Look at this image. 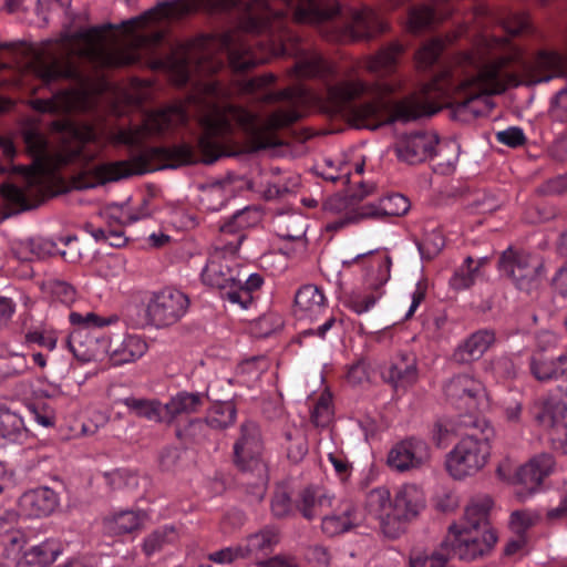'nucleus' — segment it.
<instances>
[{
    "instance_id": "1",
    "label": "nucleus",
    "mask_w": 567,
    "mask_h": 567,
    "mask_svg": "<svg viewBox=\"0 0 567 567\" xmlns=\"http://www.w3.org/2000/svg\"><path fill=\"white\" fill-rule=\"evenodd\" d=\"M208 0L164 1L143 14L123 21L120 25L72 29L65 27L54 45L48 49V59L37 64V73L44 84L59 80L84 83L89 68H120L136 63L142 50H151L163 40L157 30L137 32L163 18H179L206 7Z\"/></svg>"
},
{
    "instance_id": "2",
    "label": "nucleus",
    "mask_w": 567,
    "mask_h": 567,
    "mask_svg": "<svg viewBox=\"0 0 567 567\" xmlns=\"http://www.w3.org/2000/svg\"><path fill=\"white\" fill-rule=\"evenodd\" d=\"M462 63L472 66L473 72L458 81L449 71L442 72L420 93L421 103L437 107L436 112L442 104H446L452 109L453 117L462 122L488 115L495 106L491 95L501 94L508 86L522 83L534 85L557 76H567L566 59L547 50L537 53L524 81L504 70L506 59L483 65V59L470 52L464 54Z\"/></svg>"
},
{
    "instance_id": "3",
    "label": "nucleus",
    "mask_w": 567,
    "mask_h": 567,
    "mask_svg": "<svg viewBox=\"0 0 567 567\" xmlns=\"http://www.w3.org/2000/svg\"><path fill=\"white\" fill-rule=\"evenodd\" d=\"M368 92V85L359 79H341L328 83L322 97L323 112L340 116L355 128L377 130L395 121L410 122L436 113L437 107L421 103L420 95H412L394 104L391 113L381 99L361 104L352 102Z\"/></svg>"
},
{
    "instance_id": "4",
    "label": "nucleus",
    "mask_w": 567,
    "mask_h": 567,
    "mask_svg": "<svg viewBox=\"0 0 567 567\" xmlns=\"http://www.w3.org/2000/svg\"><path fill=\"white\" fill-rule=\"evenodd\" d=\"M236 125L246 131H252L249 140L251 152L280 145L275 134L260 130L254 131V114L237 106H229L224 112L215 111L203 118V134L198 140L203 163L212 164L223 156L236 154L233 151V133Z\"/></svg>"
},
{
    "instance_id": "5",
    "label": "nucleus",
    "mask_w": 567,
    "mask_h": 567,
    "mask_svg": "<svg viewBox=\"0 0 567 567\" xmlns=\"http://www.w3.org/2000/svg\"><path fill=\"white\" fill-rule=\"evenodd\" d=\"M197 161L194 150L185 143L169 147H147L131 159L104 163L92 167L80 177L76 187L80 189L92 188L135 174L176 168Z\"/></svg>"
},
{
    "instance_id": "6",
    "label": "nucleus",
    "mask_w": 567,
    "mask_h": 567,
    "mask_svg": "<svg viewBox=\"0 0 567 567\" xmlns=\"http://www.w3.org/2000/svg\"><path fill=\"white\" fill-rule=\"evenodd\" d=\"M460 425H464L463 436L446 460L449 473L457 480L472 476L486 465L494 436V430L480 415L461 416Z\"/></svg>"
},
{
    "instance_id": "7",
    "label": "nucleus",
    "mask_w": 567,
    "mask_h": 567,
    "mask_svg": "<svg viewBox=\"0 0 567 567\" xmlns=\"http://www.w3.org/2000/svg\"><path fill=\"white\" fill-rule=\"evenodd\" d=\"M205 44L202 41L198 45H181L172 50L165 58L154 60L151 66L171 72L178 85L187 83L193 72L199 74L215 73L221 68L223 62L210 58L203 48Z\"/></svg>"
},
{
    "instance_id": "8",
    "label": "nucleus",
    "mask_w": 567,
    "mask_h": 567,
    "mask_svg": "<svg viewBox=\"0 0 567 567\" xmlns=\"http://www.w3.org/2000/svg\"><path fill=\"white\" fill-rule=\"evenodd\" d=\"M234 463L241 473L250 475L256 484L265 485L268 481L264 442L255 422L247 421L240 425L239 437L234 444Z\"/></svg>"
},
{
    "instance_id": "9",
    "label": "nucleus",
    "mask_w": 567,
    "mask_h": 567,
    "mask_svg": "<svg viewBox=\"0 0 567 567\" xmlns=\"http://www.w3.org/2000/svg\"><path fill=\"white\" fill-rule=\"evenodd\" d=\"M244 239L245 235L237 236L236 240L217 238L214 251L202 274L204 284L217 289H234L235 282L240 281V269L234 266H237L236 254Z\"/></svg>"
},
{
    "instance_id": "10",
    "label": "nucleus",
    "mask_w": 567,
    "mask_h": 567,
    "mask_svg": "<svg viewBox=\"0 0 567 567\" xmlns=\"http://www.w3.org/2000/svg\"><path fill=\"white\" fill-rule=\"evenodd\" d=\"M324 296L315 285L302 286L295 296L293 316L297 320L310 322L317 326L316 329L303 330L300 336H318L323 338L327 331L334 324L336 318L328 315V307Z\"/></svg>"
},
{
    "instance_id": "11",
    "label": "nucleus",
    "mask_w": 567,
    "mask_h": 567,
    "mask_svg": "<svg viewBox=\"0 0 567 567\" xmlns=\"http://www.w3.org/2000/svg\"><path fill=\"white\" fill-rule=\"evenodd\" d=\"M425 506L422 489L414 484L403 485L395 494L392 513L380 516L382 533L389 538L399 537L405 524L414 519Z\"/></svg>"
},
{
    "instance_id": "12",
    "label": "nucleus",
    "mask_w": 567,
    "mask_h": 567,
    "mask_svg": "<svg viewBox=\"0 0 567 567\" xmlns=\"http://www.w3.org/2000/svg\"><path fill=\"white\" fill-rule=\"evenodd\" d=\"M499 268L518 289L530 292L540 285L544 262L528 252L508 248L499 258Z\"/></svg>"
},
{
    "instance_id": "13",
    "label": "nucleus",
    "mask_w": 567,
    "mask_h": 567,
    "mask_svg": "<svg viewBox=\"0 0 567 567\" xmlns=\"http://www.w3.org/2000/svg\"><path fill=\"white\" fill-rule=\"evenodd\" d=\"M496 540L497 537L493 530L477 533L467 527L457 529L455 525H452L449 528L447 539L442 543L441 547L449 549L453 557L473 560L488 553Z\"/></svg>"
},
{
    "instance_id": "14",
    "label": "nucleus",
    "mask_w": 567,
    "mask_h": 567,
    "mask_svg": "<svg viewBox=\"0 0 567 567\" xmlns=\"http://www.w3.org/2000/svg\"><path fill=\"white\" fill-rule=\"evenodd\" d=\"M188 297L179 290L165 288L153 295L146 307L147 321L157 328L168 327L186 313Z\"/></svg>"
},
{
    "instance_id": "15",
    "label": "nucleus",
    "mask_w": 567,
    "mask_h": 567,
    "mask_svg": "<svg viewBox=\"0 0 567 567\" xmlns=\"http://www.w3.org/2000/svg\"><path fill=\"white\" fill-rule=\"evenodd\" d=\"M282 50L285 54L295 56L296 61L291 70L298 79H322L332 73V65L322 54L298 37H289Z\"/></svg>"
},
{
    "instance_id": "16",
    "label": "nucleus",
    "mask_w": 567,
    "mask_h": 567,
    "mask_svg": "<svg viewBox=\"0 0 567 567\" xmlns=\"http://www.w3.org/2000/svg\"><path fill=\"white\" fill-rule=\"evenodd\" d=\"M186 113L179 105H172L146 116L143 125L135 130L122 131L120 140L128 145H140L146 135L161 134L166 130L183 124Z\"/></svg>"
},
{
    "instance_id": "17",
    "label": "nucleus",
    "mask_w": 567,
    "mask_h": 567,
    "mask_svg": "<svg viewBox=\"0 0 567 567\" xmlns=\"http://www.w3.org/2000/svg\"><path fill=\"white\" fill-rule=\"evenodd\" d=\"M431 450L427 443L417 437H406L392 446L386 463L395 472L419 470L430 463Z\"/></svg>"
},
{
    "instance_id": "18",
    "label": "nucleus",
    "mask_w": 567,
    "mask_h": 567,
    "mask_svg": "<svg viewBox=\"0 0 567 567\" xmlns=\"http://www.w3.org/2000/svg\"><path fill=\"white\" fill-rule=\"evenodd\" d=\"M444 391L452 404L468 411L466 415H477L476 411L486 398L483 383L468 374L453 377L446 383Z\"/></svg>"
},
{
    "instance_id": "19",
    "label": "nucleus",
    "mask_w": 567,
    "mask_h": 567,
    "mask_svg": "<svg viewBox=\"0 0 567 567\" xmlns=\"http://www.w3.org/2000/svg\"><path fill=\"white\" fill-rule=\"evenodd\" d=\"M439 137L432 132H414L398 137L394 152L401 162L410 165L423 163L439 154Z\"/></svg>"
},
{
    "instance_id": "20",
    "label": "nucleus",
    "mask_w": 567,
    "mask_h": 567,
    "mask_svg": "<svg viewBox=\"0 0 567 567\" xmlns=\"http://www.w3.org/2000/svg\"><path fill=\"white\" fill-rule=\"evenodd\" d=\"M310 97V93L302 86H290L276 93L275 100L289 101L290 106L272 112L267 118V127L279 130L299 121L302 116L300 107L306 105Z\"/></svg>"
},
{
    "instance_id": "21",
    "label": "nucleus",
    "mask_w": 567,
    "mask_h": 567,
    "mask_svg": "<svg viewBox=\"0 0 567 567\" xmlns=\"http://www.w3.org/2000/svg\"><path fill=\"white\" fill-rule=\"evenodd\" d=\"M216 45L227 53L229 66L235 72H246L261 63V60L252 55L238 31L221 33L216 39Z\"/></svg>"
},
{
    "instance_id": "22",
    "label": "nucleus",
    "mask_w": 567,
    "mask_h": 567,
    "mask_svg": "<svg viewBox=\"0 0 567 567\" xmlns=\"http://www.w3.org/2000/svg\"><path fill=\"white\" fill-rule=\"evenodd\" d=\"M381 375L395 391H405L419 379L417 360L412 353H400L383 367Z\"/></svg>"
},
{
    "instance_id": "23",
    "label": "nucleus",
    "mask_w": 567,
    "mask_h": 567,
    "mask_svg": "<svg viewBox=\"0 0 567 567\" xmlns=\"http://www.w3.org/2000/svg\"><path fill=\"white\" fill-rule=\"evenodd\" d=\"M554 467L555 460L553 455L539 454L516 471L513 483L522 486L526 494H532L538 489L544 478L554 471Z\"/></svg>"
},
{
    "instance_id": "24",
    "label": "nucleus",
    "mask_w": 567,
    "mask_h": 567,
    "mask_svg": "<svg viewBox=\"0 0 567 567\" xmlns=\"http://www.w3.org/2000/svg\"><path fill=\"white\" fill-rule=\"evenodd\" d=\"M287 8L298 23H321L334 18L340 9L323 0H287Z\"/></svg>"
},
{
    "instance_id": "25",
    "label": "nucleus",
    "mask_w": 567,
    "mask_h": 567,
    "mask_svg": "<svg viewBox=\"0 0 567 567\" xmlns=\"http://www.w3.org/2000/svg\"><path fill=\"white\" fill-rule=\"evenodd\" d=\"M59 505V494L43 486L22 494L19 501L21 511L29 517H44L55 511Z\"/></svg>"
},
{
    "instance_id": "26",
    "label": "nucleus",
    "mask_w": 567,
    "mask_h": 567,
    "mask_svg": "<svg viewBox=\"0 0 567 567\" xmlns=\"http://www.w3.org/2000/svg\"><path fill=\"white\" fill-rule=\"evenodd\" d=\"M495 342V332L489 329L472 333L453 353V359L461 364L478 360Z\"/></svg>"
},
{
    "instance_id": "27",
    "label": "nucleus",
    "mask_w": 567,
    "mask_h": 567,
    "mask_svg": "<svg viewBox=\"0 0 567 567\" xmlns=\"http://www.w3.org/2000/svg\"><path fill=\"white\" fill-rule=\"evenodd\" d=\"M81 101V93L76 89H64L50 99H35L31 101L33 110L40 113L66 114L76 109Z\"/></svg>"
},
{
    "instance_id": "28",
    "label": "nucleus",
    "mask_w": 567,
    "mask_h": 567,
    "mask_svg": "<svg viewBox=\"0 0 567 567\" xmlns=\"http://www.w3.org/2000/svg\"><path fill=\"white\" fill-rule=\"evenodd\" d=\"M204 404V398L199 393L178 392L163 405L164 423L172 424L179 416L197 413Z\"/></svg>"
},
{
    "instance_id": "29",
    "label": "nucleus",
    "mask_w": 567,
    "mask_h": 567,
    "mask_svg": "<svg viewBox=\"0 0 567 567\" xmlns=\"http://www.w3.org/2000/svg\"><path fill=\"white\" fill-rule=\"evenodd\" d=\"M331 507V499L312 486L300 491L296 499V511L307 520L323 516Z\"/></svg>"
},
{
    "instance_id": "30",
    "label": "nucleus",
    "mask_w": 567,
    "mask_h": 567,
    "mask_svg": "<svg viewBox=\"0 0 567 567\" xmlns=\"http://www.w3.org/2000/svg\"><path fill=\"white\" fill-rule=\"evenodd\" d=\"M532 412L539 426L555 430L564 420L567 405L555 398L540 399L534 403Z\"/></svg>"
},
{
    "instance_id": "31",
    "label": "nucleus",
    "mask_w": 567,
    "mask_h": 567,
    "mask_svg": "<svg viewBox=\"0 0 567 567\" xmlns=\"http://www.w3.org/2000/svg\"><path fill=\"white\" fill-rule=\"evenodd\" d=\"M410 209L409 199L401 194H392L383 197L378 204L362 206L361 215L368 218L399 217Z\"/></svg>"
},
{
    "instance_id": "32",
    "label": "nucleus",
    "mask_w": 567,
    "mask_h": 567,
    "mask_svg": "<svg viewBox=\"0 0 567 567\" xmlns=\"http://www.w3.org/2000/svg\"><path fill=\"white\" fill-rule=\"evenodd\" d=\"M259 13H250L240 23V29L248 33H261L274 28V23L287 14L281 9H275L270 3L259 0Z\"/></svg>"
},
{
    "instance_id": "33",
    "label": "nucleus",
    "mask_w": 567,
    "mask_h": 567,
    "mask_svg": "<svg viewBox=\"0 0 567 567\" xmlns=\"http://www.w3.org/2000/svg\"><path fill=\"white\" fill-rule=\"evenodd\" d=\"M144 516L140 512L122 511L103 519L104 529L110 535H124L142 527Z\"/></svg>"
},
{
    "instance_id": "34",
    "label": "nucleus",
    "mask_w": 567,
    "mask_h": 567,
    "mask_svg": "<svg viewBox=\"0 0 567 567\" xmlns=\"http://www.w3.org/2000/svg\"><path fill=\"white\" fill-rule=\"evenodd\" d=\"M360 524L359 513L352 505H348L339 515L322 516V532L328 536H337L350 530Z\"/></svg>"
},
{
    "instance_id": "35",
    "label": "nucleus",
    "mask_w": 567,
    "mask_h": 567,
    "mask_svg": "<svg viewBox=\"0 0 567 567\" xmlns=\"http://www.w3.org/2000/svg\"><path fill=\"white\" fill-rule=\"evenodd\" d=\"M146 349V343L137 336H127L121 343L110 344L111 357L116 364L135 361Z\"/></svg>"
},
{
    "instance_id": "36",
    "label": "nucleus",
    "mask_w": 567,
    "mask_h": 567,
    "mask_svg": "<svg viewBox=\"0 0 567 567\" xmlns=\"http://www.w3.org/2000/svg\"><path fill=\"white\" fill-rule=\"evenodd\" d=\"M487 262L486 258L475 260L471 256L464 259V262L455 270L450 279V285L455 290L467 289L472 287L477 278L482 276V267Z\"/></svg>"
},
{
    "instance_id": "37",
    "label": "nucleus",
    "mask_w": 567,
    "mask_h": 567,
    "mask_svg": "<svg viewBox=\"0 0 567 567\" xmlns=\"http://www.w3.org/2000/svg\"><path fill=\"white\" fill-rule=\"evenodd\" d=\"M61 553L60 546L52 540H45L24 551L20 564L29 567H47L52 564Z\"/></svg>"
},
{
    "instance_id": "38",
    "label": "nucleus",
    "mask_w": 567,
    "mask_h": 567,
    "mask_svg": "<svg viewBox=\"0 0 567 567\" xmlns=\"http://www.w3.org/2000/svg\"><path fill=\"white\" fill-rule=\"evenodd\" d=\"M261 284L262 278L258 274L247 275L240 270V281L235 282L234 289L227 292L228 299L246 309L252 301L251 292L259 289Z\"/></svg>"
},
{
    "instance_id": "39",
    "label": "nucleus",
    "mask_w": 567,
    "mask_h": 567,
    "mask_svg": "<svg viewBox=\"0 0 567 567\" xmlns=\"http://www.w3.org/2000/svg\"><path fill=\"white\" fill-rule=\"evenodd\" d=\"M28 437V430L22 419L9 409L0 408V439L22 442Z\"/></svg>"
},
{
    "instance_id": "40",
    "label": "nucleus",
    "mask_w": 567,
    "mask_h": 567,
    "mask_svg": "<svg viewBox=\"0 0 567 567\" xmlns=\"http://www.w3.org/2000/svg\"><path fill=\"white\" fill-rule=\"evenodd\" d=\"M257 219V213L246 207L236 212L231 218L219 227V237L221 240H229L228 236L236 237L244 235L243 229L250 227Z\"/></svg>"
},
{
    "instance_id": "41",
    "label": "nucleus",
    "mask_w": 567,
    "mask_h": 567,
    "mask_svg": "<svg viewBox=\"0 0 567 567\" xmlns=\"http://www.w3.org/2000/svg\"><path fill=\"white\" fill-rule=\"evenodd\" d=\"M403 52V47L398 43H391L389 47L381 49L375 55L367 61V69L371 72H390L396 64L399 55Z\"/></svg>"
},
{
    "instance_id": "42",
    "label": "nucleus",
    "mask_w": 567,
    "mask_h": 567,
    "mask_svg": "<svg viewBox=\"0 0 567 567\" xmlns=\"http://www.w3.org/2000/svg\"><path fill=\"white\" fill-rule=\"evenodd\" d=\"M236 413L237 411L233 402H218L208 410L204 422L207 427L223 430L235 422Z\"/></svg>"
},
{
    "instance_id": "43",
    "label": "nucleus",
    "mask_w": 567,
    "mask_h": 567,
    "mask_svg": "<svg viewBox=\"0 0 567 567\" xmlns=\"http://www.w3.org/2000/svg\"><path fill=\"white\" fill-rule=\"evenodd\" d=\"M278 543V534L276 530L266 528L248 537L247 544L241 546L245 558L251 555L271 551L274 545Z\"/></svg>"
},
{
    "instance_id": "44",
    "label": "nucleus",
    "mask_w": 567,
    "mask_h": 567,
    "mask_svg": "<svg viewBox=\"0 0 567 567\" xmlns=\"http://www.w3.org/2000/svg\"><path fill=\"white\" fill-rule=\"evenodd\" d=\"M354 25L358 29L355 33L357 39H371L386 30V23L379 19L373 11L357 13Z\"/></svg>"
},
{
    "instance_id": "45",
    "label": "nucleus",
    "mask_w": 567,
    "mask_h": 567,
    "mask_svg": "<svg viewBox=\"0 0 567 567\" xmlns=\"http://www.w3.org/2000/svg\"><path fill=\"white\" fill-rule=\"evenodd\" d=\"M530 369L535 378L540 381L559 378L558 357L538 351L532 358Z\"/></svg>"
},
{
    "instance_id": "46",
    "label": "nucleus",
    "mask_w": 567,
    "mask_h": 567,
    "mask_svg": "<svg viewBox=\"0 0 567 567\" xmlns=\"http://www.w3.org/2000/svg\"><path fill=\"white\" fill-rule=\"evenodd\" d=\"M285 447L287 457L293 462L299 463L308 453V442L306 433L302 429L292 427L285 433Z\"/></svg>"
},
{
    "instance_id": "47",
    "label": "nucleus",
    "mask_w": 567,
    "mask_h": 567,
    "mask_svg": "<svg viewBox=\"0 0 567 567\" xmlns=\"http://www.w3.org/2000/svg\"><path fill=\"white\" fill-rule=\"evenodd\" d=\"M124 404L137 416L145 417L150 421L164 423L163 406L156 401L145 399L126 398Z\"/></svg>"
},
{
    "instance_id": "48",
    "label": "nucleus",
    "mask_w": 567,
    "mask_h": 567,
    "mask_svg": "<svg viewBox=\"0 0 567 567\" xmlns=\"http://www.w3.org/2000/svg\"><path fill=\"white\" fill-rule=\"evenodd\" d=\"M106 484L112 491L134 494L138 486V476L127 470H114L104 473Z\"/></svg>"
},
{
    "instance_id": "49",
    "label": "nucleus",
    "mask_w": 567,
    "mask_h": 567,
    "mask_svg": "<svg viewBox=\"0 0 567 567\" xmlns=\"http://www.w3.org/2000/svg\"><path fill=\"white\" fill-rule=\"evenodd\" d=\"M359 187L362 189L360 193H352V194H336L331 197H329L324 204L323 208L328 212L332 213H341L343 210H347L351 205L362 200L367 195H369L372 189L368 188V186L360 182Z\"/></svg>"
},
{
    "instance_id": "50",
    "label": "nucleus",
    "mask_w": 567,
    "mask_h": 567,
    "mask_svg": "<svg viewBox=\"0 0 567 567\" xmlns=\"http://www.w3.org/2000/svg\"><path fill=\"white\" fill-rule=\"evenodd\" d=\"M435 21L436 16L431 7H414L409 11L408 30L412 33H419L430 29Z\"/></svg>"
},
{
    "instance_id": "51",
    "label": "nucleus",
    "mask_w": 567,
    "mask_h": 567,
    "mask_svg": "<svg viewBox=\"0 0 567 567\" xmlns=\"http://www.w3.org/2000/svg\"><path fill=\"white\" fill-rule=\"evenodd\" d=\"M488 504H471L466 507L463 527L472 529V532L483 533V530H491L488 528Z\"/></svg>"
},
{
    "instance_id": "52",
    "label": "nucleus",
    "mask_w": 567,
    "mask_h": 567,
    "mask_svg": "<svg viewBox=\"0 0 567 567\" xmlns=\"http://www.w3.org/2000/svg\"><path fill=\"white\" fill-rule=\"evenodd\" d=\"M175 434L185 444H198L207 437V425L204 420L194 419L184 426H177Z\"/></svg>"
},
{
    "instance_id": "53",
    "label": "nucleus",
    "mask_w": 567,
    "mask_h": 567,
    "mask_svg": "<svg viewBox=\"0 0 567 567\" xmlns=\"http://www.w3.org/2000/svg\"><path fill=\"white\" fill-rule=\"evenodd\" d=\"M303 224L301 215L282 216L277 221V233L284 239L297 240L305 236Z\"/></svg>"
},
{
    "instance_id": "54",
    "label": "nucleus",
    "mask_w": 567,
    "mask_h": 567,
    "mask_svg": "<svg viewBox=\"0 0 567 567\" xmlns=\"http://www.w3.org/2000/svg\"><path fill=\"white\" fill-rule=\"evenodd\" d=\"M464 416L460 414L456 420L441 417L435 421L432 430V439L437 446L447 440L453 434L464 433V425H460V417Z\"/></svg>"
},
{
    "instance_id": "55",
    "label": "nucleus",
    "mask_w": 567,
    "mask_h": 567,
    "mask_svg": "<svg viewBox=\"0 0 567 567\" xmlns=\"http://www.w3.org/2000/svg\"><path fill=\"white\" fill-rule=\"evenodd\" d=\"M271 513L276 518H285L291 516L296 511L291 496L285 486H278L270 502Z\"/></svg>"
},
{
    "instance_id": "56",
    "label": "nucleus",
    "mask_w": 567,
    "mask_h": 567,
    "mask_svg": "<svg viewBox=\"0 0 567 567\" xmlns=\"http://www.w3.org/2000/svg\"><path fill=\"white\" fill-rule=\"evenodd\" d=\"M422 258L431 260L443 249L445 241L441 231L432 230L425 233L423 238L416 241Z\"/></svg>"
},
{
    "instance_id": "57",
    "label": "nucleus",
    "mask_w": 567,
    "mask_h": 567,
    "mask_svg": "<svg viewBox=\"0 0 567 567\" xmlns=\"http://www.w3.org/2000/svg\"><path fill=\"white\" fill-rule=\"evenodd\" d=\"M367 506L369 511L380 518L381 515L392 513L393 502L386 488H374L368 494Z\"/></svg>"
},
{
    "instance_id": "58",
    "label": "nucleus",
    "mask_w": 567,
    "mask_h": 567,
    "mask_svg": "<svg viewBox=\"0 0 567 567\" xmlns=\"http://www.w3.org/2000/svg\"><path fill=\"white\" fill-rule=\"evenodd\" d=\"M28 362L24 354L11 353L0 358V379H8L24 373Z\"/></svg>"
},
{
    "instance_id": "59",
    "label": "nucleus",
    "mask_w": 567,
    "mask_h": 567,
    "mask_svg": "<svg viewBox=\"0 0 567 567\" xmlns=\"http://www.w3.org/2000/svg\"><path fill=\"white\" fill-rule=\"evenodd\" d=\"M444 49V43L440 39H433L426 42L416 53V63L420 68H429L434 64Z\"/></svg>"
},
{
    "instance_id": "60",
    "label": "nucleus",
    "mask_w": 567,
    "mask_h": 567,
    "mask_svg": "<svg viewBox=\"0 0 567 567\" xmlns=\"http://www.w3.org/2000/svg\"><path fill=\"white\" fill-rule=\"evenodd\" d=\"M22 246L35 258H47L59 254V246L48 238H31L22 243Z\"/></svg>"
},
{
    "instance_id": "61",
    "label": "nucleus",
    "mask_w": 567,
    "mask_h": 567,
    "mask_svg": "<svg viewBox=\"0 0 567 567\" xmlns=\"http://www.w3.org/2000/svg\"><path fill=\"white\" fill-rule=\"evenodd\" d=\"M380 296L381 293L375 292L353 291L347 297L346 305L355 313L361 315L370 310Z\"/></svg>"
},
{
    "instance_id": "62",
    "label": "nucleus",
    "mask_w": 567,
    "mask_h": 567,
    "mask_svg": "<svg viewBox=\"0 0 567 567\" xmlns=\"http://www.w3.org/2000/svg\"><path fill=\"white\" fill-rule=\"evenodd\" d=\"M332 417L331 395L322 393L318 399L312 412L311 421L316 426H326Z\"/></svg>"
},
{
    "instance_id": "63",
    "label": "nucleus",
    "mask_w": 567,
    "mask_h": 567,
    "mask_svg": "<svg viewBox=\"0 0 567 567\" xmlns=\"http://www.w3.org/2000/svg\"><path fill=\"white\" fill-rule=\"evenodd\" d=\"M269 361L265 355H257L241 361L238 365V371L249 379H258L269 369Z\"/></svg>"
},
{
    "instance_id": "64",
    "label": "nucleus",
    "mask_w": 567,
    "mask_h": 567,
    "mask_svg": "<svg viewBox=\"0 0 567 567\" xmlns=\"http://www.w3.org/2000/svg\"><path fill=\"white\" fill-rule=\"evenodd\" d=\"M537 516L528 511H515L511 514L509 528L515 535H524L536 524Z\"/></svg>"
}]
</instances>
